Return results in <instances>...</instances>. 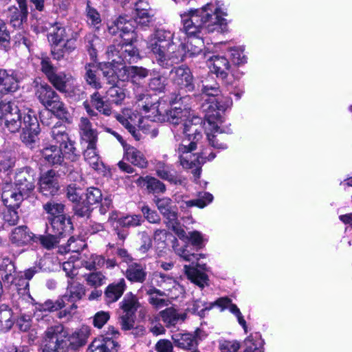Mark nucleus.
<instances>
[{
	"mask_svg": "<svg viewBox=\"0 0 352 352\" xmlns=\"http://www.w3.org/2000/svg\"><path fill=\"white\" fill-rule=\"evenodd\" d=\"M3 204L8 208H19L21 201L27 198L12 184H6L1 195Z\"/></svg>",
	"mask_w": 352,
	"mask_h": 352,
	"instance_id": "21",
	"label": "nucleus"
},
{
	"mask_svg": "<svg viewBox=\"0 0 352 352\" xmlns=\"http://www.w3.org/2000/svg\"><path fill=\"white\" fill-rule=\"evenodd\" d=\"M144 218L151 223H160L161 218L157 212L151 209L148 206H142L141 209Z\"/></svg>",
	"mask_w": 352,
	"mask_h": 352,
	"instance_id": "64",
	"label": "nucleus"
},
{
	"mask_svg": "<svg viewBox=\"0 0 352 352\" xmlns=\"http://www.w3.org/2000/svg\"><path fill=\"white\" fill-rule=\"evenodd\" d=\"M16 269L13 261L8 257L2 258L0 262V275L4 283H10L13 281Z\"/></svg>",
	"mask_w": 352,
	"mask_h": 352,
	"instance_id": "37",
	"label": "nucleus"
},
{
	"mask_svg": "<svg viewBox=\"0 0 352 352\" xmlns=\"http://www.w3.org/2000/svg\"><path fill=\"white\" fill-rule=\"evenodd\" d=\"M124 157L135 166L145 168L148 166V161L144 155L133 146H124Z\"/></svg>",
	"mask_w": 352,
	"mask_h": 352,
	"instance_id": "31",
	"label": "nucleus"
},
{
	"mask_svg": "<svg viewBox=\"0 0 352 352\" xmlns=\"http://www.w3.org/2000/svg\"><path fill=\"white\" fill-rule=\"evenodd\" d=\"M135 183L139 187H145L149 192L164 193L166 190L164 183L151 176L139 177Z\"/></svg>",
	"mask_w": 352,
	"mask_h": 352,
	"instance_id": "28",
	"label": "nucleus"
},
{
	"mask_svg": "<svg viewBox=\"0 0 352 352\" xmlns=\"http://www.w3.org/2000/svg\"><path fill=\"white\" fill-rule=\"evenodd\" d=\"M47 38L52 47V54L54 59H61L65 53H70L76 48V38H69L66 28L60 23H56L51 27Z\"/></svg>",
	"mask_w": 352,
	"mask_h": 352,
	"instance_id": "8",
	"label": "nucleus"
},
{
	"mask_svg": "<svg viewBox=\"0 0 352 352\" xmlns=\"http://www.w3.org/2000/svg\"><path fill=\"white\" fill-rule=\"evenodd\" d=\"M179 52L182 53L180 60L183 57H192L199 55L201 53L204 47V41L199 37H193L188 39L186 43H181L179 45Z\"/></svg>",
	"mask_w": 352,
	"mask_h": 352,
	"instance_id": "25",
	"label": "nucleus"
},
{
	"mask_svg": "<svg viewBox=\"0 0 352 352\" xmlns=\"http://www.w3.org/2000/svg\"><path fill=\"white\" fill-rule=\"evenodd\" d=\"M18 7L12 6L8 8V17L10 24L16 28H20L28 20L29 14L28 0H15Z\"/></svg>",
	"mask_w": 352,
	"mask_h": 352,
	"instance_id": "18",
	"label": "nucleus"
},
{
	"mask_svg": "<svg viewBox=\"0 0 352 352\" xmlns=\"http://www.w3.org/2000/svg\"><path fill=\"white\" fill-rule=\"evenodd\" d=\"M85 79L87 83L91 87L99 89L102 87L101 82L97 77L98 67L92 64L86 65L85 67Z\"/></svg>",
	"mask_w": 352,
	"mask_h": 352,
	"instance_id": "44",
	"label": "nucleus"
},
{
	"mask_svg": "<svg viewBox=\"0 0 352 352\" xmlns=\"http://www.w3.org/2000/svg\"><path fill=\"white\" fill-rule=\"evenodd\" d=\"M67 292V294L60 298V299H64V306H65L66 302H74L81 299L85 295V288L81 284L69 280Z\"/></svg>",
	"mask_w": 352,
	"mask_h": 352,
	"instance_id": "35",
	"label": "nucleus"
},
{
	"mask_svg": "<svg viewBox=\"0 0 352 352\" xmlns=\"http://www.w3.org/2000/svg\"><path fill=\"white\" fill-rule=\"evenodd\" d=\"M61 239V237L54 233L47 235H36L34 243L40 242L43 248L51 250L54 248L60 242Z\"/></svg>",
	"mask_w": 352,
	"mask_h": 352,
	"instance_id": "47",
	"label": "nucleus"
},
{
	"mask_svg": "<svg viewBox=\"0 0 352 352\" xmlns=\"http://www.w3.org/2000/svg\"><path fill=\"white\" fill-rule=\"evenodd\" d=\"M101 70L104 77L107 79L109 85H115L118 82V78L115 70L111 67L110 63H104L101 67Z\"/></svg>",
	"mask_w": 352,
	"mask_h": 352,
	"instance_id": "62",
	"label": "nucleus"
},
{
	"mask_svg": "<svg viewBox=\"0 0 352 352\" xmlns=\"http://www.w3.org/2000/svg\"><path fill=\"white\" fill-rule=\"evenodd\" d=\"M70 224V220L66 219L64 215H58V217L51 219L52 232L62 239L66 236L67 229L71 228Z\"/></svg>",
	"mask_w": 352,
	"mask_h": 352,
	"instance_id": "38",
	"label": "nucleus"
},
{
	"mask_svg": "<svg viewBox=\"0 0 352 352\" xmlns=\"http://www.w3.org/2000/svg\"><path fill=\"white\" fill-rule=\"evenodd\" d=\"M142 221V217L140 215H128L118 220L119 224L125 228L135 227L141 224Z\"/></svg>",
	"mask_w": 352,
	"mask_h": 352,
	"instance_id": "59",
	"label": "nucleus"
},
{
	"mask_svg": "<svg viewBox=\"0 0 352 352\" xmlns=\"http://www.w3.org/2000/svg\"><path fill=\"white\" fill-rule=\"evenodd\" d=\"M146 276L144 267L138 263H133L126 270V277L132 282L143 283Z\"/></svg>",
	"mask_w": 352,
	"mask_h": 352,
	"instance_id": "39",
	"label": "nucleus"
},
{
	"mask_svg": "<svg viewBox=\"0 0 352 352\" xmlns=\"http://www.w3.org/2000/svg\"><path fill=\"white\" fill-rule=\"evenodd\" d=\"M118 121L131 134L135 140L142 139L140 131L138 129L141 116L130 109H124L116 116Z\"/></svg>",
	"mask_w": 352,
	"mask_h": 352,
	"instance_id": "14",
	"label": "nucleus"
},
{
	"mask_svg": "<svg viewBox=\"0 0 352 352\" xmlns=\"http://www.w3.org/2000/svg\"><path fill=\"white\" fill-rule=\"evenodd\" d=\"M64 208L65 206L63 204L54 201H50L43 205L44 210L52 217L63 215Z\"/></svg>",
	"mask_w": 352,
	"mask_h": 352,
	"instance_id": "55",
	"label": "nucleus"
},
{
	"mask_svg": "<svg viewBox=\"0 0 352 352\" xmlns=\"http://www.w3.org/2000/svg\"><path fill=\"white\" fill-rule=\"evenodd\" d=\"M0 121L4 133H16L22 130L21 138L28 145L34 143L40 132L35 112L31 109L23 111L13 102H0Z\"/></svg>",
	"mask_w": 352,
	"mask_h": 352,
	"instance_id": "2",
	"label": "nucleus"
},
{
	"mask_svg": "<svg viewBox=\"0 0 352 352\" xmlns=\"http://www.w3.org/2000/svg\"><path fill=\"white\" fill-rule=\"evenodd\" d=\"M111 85L112 86L107 91V96L111 102L120 104L126 98L125 91L116 84Z\"/></svg>",
	"mask_w": 352,
	"mask_h": 352,
	"instance_id": "49",
	"label": "nucleus"
},
{
	"mask_svg": "<svg viewBox=\"0 0 352 352\" xmlns=\"http://www.w3.org/2000/svg\"><path fill=\"white\" fill-rule=\"evenodd\" d=\"M14 324L12 311L6 305H0V331L10 330Z\"/></svg>",
	"mask_w": 352,
	"mask_h": 352,
	"instance_id": "43",
	"label": "nucleus"
},
{
	"mask_svg": "<svg viewBox=\"0 0 352 352\" xmlns=\"http://www.w3.org/2000/svg\"><path fill=\"white\" fill-rule=\"evenodd\" d=\"M155 170L157 175L162 179L176 184V178L171 173V166L162 161H156Z\"/></svg>",
	"mask_w": 352,
	"mask_h": 352,
	"instance_id": "45",
	"label": "nucleus"
},
{
	"mask_svg": "<svg viewBox=\"0 0 352 352\" xmlns=\"http://www.w3.org/2000/svg\"><path fill=\"white\" fill-rule=\"evenodd\" d=\"M173 37L169 31L157 30L148 38L147 48L163 67L177 63L182 56L179 47L172 41Z\"/></svg>",
	"mask_w": 352,
	"mask_h": 352,
	"instance_id": "5",
	"label": "nucleus"
},
{
	"mask_svg": "<svg viewBox=\"0 0 352 352\" xmlns=\"http://www.w3.org/2000/svg\"><path fill=\"white\" fill-rule=\"evenodd\" d=\"M184 270L188 278L200 288H204L205 285H208V276L197 267L186 265Z\"/></svg>",
	"mask_w": 352,
	"mask_h": 352,
	"instance_id": "36",
	"label": "nucleus"
},
{
	"mask_svg": "<svg viewBox=\"0 0 352 352\" xmlns=\"http://www.w3.org/2000/svg\"><path fill=\"white\" fill-rule=\"evenodd\" d=\"M91 103L95 108L102 114L109 116L111 113V109L105 104L102 97L98 92H94L91 95Z\"/></svg>",
	"mask_w": 352,
	"mask_h": 352,
	"instance_id": "50",
	"label": "nucleus"
},
{
	"mask_svg": "<svg viewBox=\"0 0 352 352\" xmlns=\"http://www.w3.org/2000/svg\"><path fill=\"white\" fill-rule=\"evenodd\" d=\"M51 137L55 142V145H58L59 148L64 150L65 157L72 161H74L77 158L76 154V148L74 143L69 138L68 134L65 132L64 126H54L51 130Z\"/></svg>",
	"mask_w": 352,
	"mask_h": 352,
	"instance_id": "11",
	"label": "nucleus"
},
{
	"mask_svg": "<svg viewBox=\"0 0 352 352\" xmlns=\"http://www.w3.org/2000/svg\"><path fill=\"white\" fill-rule=\"evenodd\" d=\"M124 72L127 74V76L126 78L123 79L128 80L130 78H144L148 76V70L146 68L142 67H137V66H130V67H124Z\"/></svg>",
	"mask_w": 352,
	"mask_h": 352,
	"instance_id": "53",
	"label": "nucleus"
},
{
	"mask_svg": "<svg viewBox=\"0 0 352 352\" xmlns=\"http://www.w3.org/2000/svg\"><path fill=\"white\" fill-rule=\"evenodd\" d=\"M195 333V336L190 333H179L174 335L173 338L175 345L186 350L195 349L197 346V338L199 337L201 331L197 329Z\"/></svg>",
	"mask_w": 352,
	"mask_h": 352,
	"instance_id": "29",
	"label": "nucleus"
},
{
	"mask_svg": "<svg viewBox=\"0 0 352 352\" xmlns=\"http://www.w3.org/2000/svg\"><path fill=\"white\" fill-rule=\"evenodd\" d=\"M188 246L181 247L175 248V251L176 254L182 258L186 261L193 263L195 261H198L200 257H203L202 254H196L194 253H190L187 249Z\"/></svg>",
	"mask_w": 352,
	"mask_h": 352,
	"instance_id": "61",
	"label": "nucleus"
},
{
	"mask_svg": "<svg viewBox=\"0 0 352 352\" xmlns=\"http://www.w3.org/2000/svg\"><path fill=\"white\" fill-rule=\"evenodd\" d=\"M146 294L148 296V302L155 309L168 305L169 300L164 298L166 296L165 292L152 287L146 289Z\"/></svg>",
	"mask_w": 352,
	"mask_h": 352,
	"instance_id": "34",
	"label": "nucleus"
},
{
	"mask_svg": "<svg viewBox=\"0 0 352 352\" xmlns=\"http://www.w3.org/2000/svg\"><path fill=\"white\" fill-rule=\"evenodd\" d=\"M154 203L161 214L165 218L168 223L173 225L176 223L178 219L177 206L173 204L172 199L167 197H155Z\"/></svg>",
	"mask_w": 352,
	"mask_h": 352,
	"instance_id": "19",
	"label": "nucleus"
},
{
	"mask_svg": "<svg viewBox=\"0 0 352 352\" xmlns=\"http://www.w3.org/2000/svg\"><path fill=\"white\" fill-rule=\"evenodd\" d=\"M16 76L12 71L0 69V94L14 92L19 87Z\"/></svg>",
	"mask_w": 352,
	"mask_h": 352,
	"instance_id": "26",
	"label": "nucleus"
},
{
	"mask_svg": "<svg viewBox=\"0 0 352 352\" xmlns=\"http://www.w3.org/2000/svg\"><path fill=\"white\" fill-rule=\"evenodd\" d=\"M64 307V299L58 298L55 302L47 300L45 302L39 304L36 309L40 311H55Z\"/></svg>",
	"mask_w": 352,
	"mask_h": 352,
	"instance_id": "54",
	"label": "nucleus"
},
{
	"mask_svg": "<svg viewBox=\"0 0 352 352\" xmlns=\"http://www.w3.org/2000/svg\"><path fill=\"white\" fill-rule=\"evenodd\" d=\"M210 3H207L200 9L190 10L180 14L183 29L188 35H196L206 29L212 32L221 29L223 31L227 26L226 19L223 16L227 14L220 7H217L213 14L206 13ZM217 6H219L218 2Z\"/></svg>",
	"mask_w": 352,
	"mask_h": 352,
	"instance_id": "3",
	"label": "nucleus"
},
{
	"mask_svg": "<svg viewBox=\"0 0 352 352\" xmlns=\"http://www.w3.org/2000/svg\"><path fill=\"white\" fill-rule=\"evenodd\" d=\"M186 112V116H182L177 124H172L174 126H180L179 129L186 136L190 143L179 144L177 149L179 155L180 164L183 168L192 169L195 177L199 178L201 173V166L206 162L207 158L206 151L201 153H192L197 148V142L201 138V119L199 117L190 118V113L186 109H181Z\"/></svg>",
	"mask_w": 352,
	"mask_h": 352,
	"instance_id": "1",
	"label": "nucleus"
},
{
	"mask_svg": "<svg viewBox=\"0 0 352 352\" xmlns=\"http://www.w3.org/2000/svg\"><path fill=\"white\" fill-rule=\"evenodd\" d=\"M126 16H119L109 25V31L112 34L120 32V36L124 41L133 42L135 40L134 33V23Z\"/></svg>",
	"mask_w": 352,
	"mask_h": 352,
	"instance_id": "12",
	"label": "nucleus"
},
{
	"mask_svg": "<svg viewBox=\"0 0 352 352\" xmlns=\"http://www.w3.org/2000/svg\"><path fill=\"white\" fill-rule=\"evenodd\" d=\"M47 79L60 92H74L77 88L75 78L69 74L56 71Z\"/></svg>",
	"mask_w": 352,
	"mask_h": 352,
	"instance_id": "17",
	"label": "nucleus"
},
{
	"mask_svg": "<svg viewBox=\"0 0 352 352\" xmlns=\"http://www.w3.org/2000/svg\"><path fill=\"white\" fill-rule=\"evenodd\" d=\"M82 141L87 143V146L96 145L98 133L93 129L92 124L87 118L82 117L78 124Z\"/></svg>",
	"mask_w": 352,
	"mask_h": 352,
	"instance_id": "24",
	"label": "nucleus"
},
{
	"mask_svg": "<svg viewBox=\"0 0 352 352\" xmlns=\"http://www.w3.org/2000/svg\"><path fill=\"white\" fill-rule=\"evenodd\" d=\"M116 48L115 45L109 47L107 54L112 62L118 64L136 63L140 58L138 50L133 45V42L122 41V44Z\"/></svg>",
	"mask_w": 352,
	"mask_h": 352,
	"instance_id": "10",
	"label": "nucleus"
},
{
	"mask_svg": "<svg viewBox=\"0 0 352 352\" xmlns=\"http://www.w3.org/2000/svg\"><path fill=\"white\" fill-rule=\"evenodd\" d=\"M38 190L43 195L54 196L60 188L58 173L51 169L41 173L38 181Z\"/></svg>",
	"mask_w": 352,
	"mask_h": 352,
	"instance_id": "13",
	"label": "nucleus"
},
{
	"mask_svg": "<svg viewBox=\"0 0 352 352\" xmlns=\"http://www.w3.org/2000/svg\"><path fill=\"white\" fill-rule=\"evenodd\" d=\"M86 201L89 205L99 204L102 201L101 190L97 188L90 187L87 189Z\"/></svg>",
	"mask_w": 352,
	"mask_h": 352,
	"instance_id": "58",
	"label": "nucleus"
},
{
	"mask_svg": "<svg viewBox=\"0 0 352 352\" xmlns=\"http://www.w3.org/2000/svg\"><path fill=\"white\" fill-rule=\"evenodd\" d=\"M41 153L45 163L52 166L60 165L65 156L64 150L58 145H47L43 147Z\"/></svg>",
	"mask_w": 352,
	"mask_h": 352,
	"instance_id": "23",
	"label": "nucleus"
},
{
	"mask_svg": "<svg viewBox=\"0 0 352 352\" xmlns=\"http://www.w3.org/2000/svg\"><path fill=\"white\" fill-rule=\"evenodd\" d=\"M85 279L88 285L98 287L105 283L106 276L100 272H95L85 275Z\"/></svg>",
	"mask_w": 352,
	"mask_h": 352,
	"instance_id": "51",
	"label": "nucleus"
},
{
	"mask_svg": "<svg viewBox=\"0 0 352 352\" xmlns=\"http://www.w3.org/2000/svg\"><path fill=\"white\" fill-rule=\"evenodd\" d=\"M126 288L124 278H120L117 282L109 284L104 292V300L107 304L113 303L118 300L122 296Z\"/></svg>",
	"mask_w": 352,
	"mask_h": 352,
	"instance_id": "27",
	"label": "nucleus"
},
{
	"mask_svg": "<svg viewBox=\"0 0 352 352\" xmlns=\"http://www.w3.org/2000/svg\"><path fill=\"white\" fill-rule=\"evenodd\" d=\"M69 333L60 323L48 327L42 336V352H62L67 346Z\"/></svg>",
	"mask_w": 352,
	"mask_h": 352,
	"instance_id": "9",
	"label": "nucleus"
},
{
	"mask_svg": "<svg viewBox=\"0 0 352 352\" xmlns=\"http://www.w3.org/2000/svg\"><path fill=\"white\" fill-rule=\"evenodd\" d=\"M90 206L87 202L85 203V201L74 204L73 210L75 216L88 218L92 210Z\"/></svg>",
	"mask_w": 352,
	"mask_h": 352,
	"instance_id": "57",
	"label": "nucleus"
},
{
	"mask_svg": "<svg viewBox=\"0 0 352 352\" xmlns=\"http://www.w3.org/2000/svg\"><path fill=\"white\" fill-rule=\"evenodd\" d=\"M170 74L173 82L179 89L184 90L186 92L193 91V77L188 67L184 66L176 67L171 69Z\"/></svg>",
	"mask_w": 352,
	"mask_h": 352,
	"instance_id": "15",
	"label": "nucleus"
},
{
	"mask_svg": "<svg viewBox=\"0 0 352 352\" xmlns=\"http://www.w3.org/2000/svg\"><path fill=\"white\" fill-rule=\"evenodd\" d=\"M153 279L156 285L164 291H170L177 286V283L173 277L163 273H155Z\"/></svg>",
	"mask_w": 352,
	"mask_h": 352,
	"instance_id": "46",
	"label": "nucleus"
},
{
	"mask_svg": "<svg viewBox=\"0 0 352 352\" xmlns=\"http://www.w3.org/2000/svg\"><path fill=\"white\" fill-rule=\"evenodd\" d=\"M36 235L25 226L14 228L10 234V241L16 246H23L34 243Z\"/></svg>",
	"mask_w": 352,
	"mask_h": 352,
	"instance_id": "20",
	"label": "nucleus"
},
{
	"mask_svg": "<svg viewBox=\"0 0 352 352\" xmlns=\"http://www.w3.org/2000/svg\"><path fill=\"white\" fill-rule=\"evenodd\" d=\"M122 314L127 313L135 315V312L140 307L138 298L131 293L126 294L122 302L120 303Z\"/></svg>",
	"mask_w": 352,
	"mask_h": 352,
	"instance_id": "42",
	"label": "nucleus"
},
{
	"mask_svg": "<svg viewBox=\"0 0 352 352\" xmlns=\"http://www.w3.org/2000/svg\"><path fill=\"white\" fill-rule=\"evenodd\" d=\"M34 174L30 168H23L16 173L14 186L27 197L35 188Z\"/></svg>",
	"mask_w": 352,
	"mask_h": 352,
	"instance_id": "16",
	"label": "nucleus"
},
{
	"mask_svg": "<svg viewBox=\"0 0 352 352\" xmlns=\"http://www.w3.org/2000/svg\"><path fill=\"white\" fill-rule=\"evenodd\" d=\"M138 106L142 109L146 116L154 122H168L170 124H177L182 116H186V111L181 109H173L169 111L160 107V103L156 97L152 98L147 94H140L137 96Z\"/></svg>",
	"mask_w": 352,
	"mask_h": 352,
	"instance_id": "6",
	"label": "nucleus"
},
{
	"mask_svg": "<svg viewBox=\"0 0 352 352\" xmlns=\"http://www.w3.org/2000/svg\"><path fill=\"white\" fill-rule=\"evenodd\" d=\"M155 13L152 9L135 12V21L137 24L147 27L153 21Z\"/></svg>",
	"mask_w": 352,
	"mask_h": 352,
	"instance_id": "52",
	"label": "nucleus"
},
{
	"mask_svg": "<svg viewBox=\"0 0 352 352\" xmlns=\"http://www.w3.org/2000/svg\"><path fill=\"white\" fill-rule=\"evenodd\" d=\"M115 346V342L111 338L100 336L89 344L88 352H111Z\"/></svg>",
	"mask_w": 352,
	"mask_h": 352,
	"instance_id": "32",
	"label": "nucleus"
},
{
	"mask_svg": "<svg viewBox=\"0 0 352 352\" xmlns=\"http://www.w3.org/2000/svg\"><path fill=\"white\" fill-rule=\"evenodd\" d=\"M135 315L127 313L122 314L119 317V323L124 331L133 329L135 325Z\"/></svg>",
	"mask_w": 352,
	"mask_h": 352,
	"instance_id": "60",
	"label": "nucleus"
},
{
	"mask_svg": "<svg viewBox=\"0 0 352 352\" xmlns=\"http://www.w3.org/2000/svg\"><path fill=\"white\" fill-rule=\"evenodd\" d=\"M35 83V96L39 102L56 117L67 118L69 113L58 94L46 82Z\"/></svg>",
	"mask_w": 352,
	"mask_h": 352,
	"instance_id": "7",
	"label": "nucleus"
},
{
	"mask_svg": "<svg viewBox=\"0 0 352 352\" xmlns=\"http://www.w3.org/2000/svg\"><path fill=\"white\" fill-rule=\"evenodd\" d=\"M86 47L90 55L94 56L96 54L97 46L100 45V38L93 34H89L85 37Z\"/></svg>",
	"mask_w": 352,
	"mask_h": 352,
	"instance_id": "63",
	"label": "nucleus"
},
{
	"mask_svg": "<svg viewBox=\"0 0 352 352\" xmlns=\"http://www.w3.org/2000/svg\"><path fill=\"white\" fill-rule=\"evenodd\" d=\"M162 320L168 328L175 327L179 322H184L186 318L185 312H179L173 307H168L160 312Z\"/></svg>",
	"mask_w": 352,
	"mask_h": 352,
	"instance_id": "30",
	"label": "nucleus"
},
{
	"mask_svg": "<svg viewBox=\"0 0 352 352\" xmlns=\"http://www.w3.org/2000/svg\"><path fill=\"white\" fill-rule=\"evenodd\" d=\"M89 336L90 329L87 327H82L75 331L71 336H68L67 339L73 347L76 348L85 345Z\"/></svg>",
	"mask_w": 352,
	"mask_h": 352,
	"instance_id": "40",
	"label": "nucleus"
},
{
	"mask_svg": "<svg viewBox=\"0 0 352 352\" xmlns=\"http://www.w3.org/2000/svg\"><path fill=\"white\" fill-rule=\"evenodd\" d=\"M83 155L85 161L93 169L98 170L102 168L103 164L97 153L96 145L87 146Z\"/></svg>",
	"mask_w": 352,
	"mask_h": 352,
	"instance_id": "41",
	"label": "nucleus"
},
{
	"mask_svg": "<svg viewBox=\"0 0 352 352\" xmlns=\"http://www.w3.org/2000/svg\"><path fill=\"white\" fill-rule=\"evenodd\" d=\"M212 63V72L216 74L217 77L225 79L228 77L230 65L227 58L223 56H213L210 58Z\"/></svg>",
	"mask_w": 352,
	"mask_h": 352,
	"instance_id": "33",
	"label": "nucleus"
},
{
	"mask_svg": "<svg viewBox=\"0 0 352 352\" xmlns=\"http://www.w3.org/2000/svg\"><path fill=\"white\" fill-rule=\"evenodd\" d=\"M199 87L202 93L204 102L201 109L205 112V118L210 126L217 128L218 120L221 121V111H224L232 104V101L220 95L219 86L211 76L201 80Z\"/></svg>",
	"mask_w": 352,
	"mask_h": 352,
	"instance_id": "4",
	"label": "nucleus"
},
{
	"mask_svg": "<svg viewBox=\"0 0 352 352\" xmlns=\"http://www.w3.org/2000/svg\"><path fill=\"white\" fill-rule=\"evenodd\" d=\"M213 199V196L212 194L205 192L203 193H200L199 195V197L195 199L189 200L184 202L185 207L190 208L193 206H197L200 208H204L207 204L210 203ZM181 208H184V205H181Z\"/></svg>",
	"mask_w": 352,
	"mask_h": 352,
	"instance_id": "48",
	"label": "nucleus"
},
{
	"mask_svg": "<svg viewBox=\"0 0 352 352\" xmlns=\"http://www.w3.org/2000/svg\"><path fill=\"white\" fill-rule=\"evenodd\" d=\"M223 118L221 116V121L218 120V126L213 127L212 126H210L208 124L207 119L205 118L204 126L206 131V135L208 137V140L209 144L214 148L217 149H225L227 148V144L223 142L222 136L219 135L217 133H222L223 132H226L223 131L221 128V124L223 123Z\"/></svg>",
	"mask_w": 352,
	"mask_h": 352,
	"instance_id": "22",
	"label": "nucleus"
},
{
	"mask_svg": "<svg viewBox=\"0 0 352 352\" xmlns=\"http://www.w3.org/2000/svg\"><path fill=\"white\" fill-rule=\"evenodd\" d=\"M10 284L16 290L19 294H24L29 290V281L23 276H14L13 281H10Z\"/></svg>",
	"mask_w": 352,
	"mask_h": 352,
	"instance_id": "56",
	"label": "nucleus"
}]
</instances>
